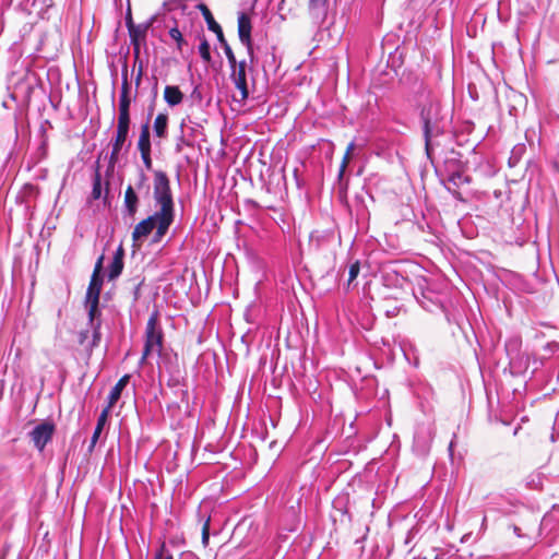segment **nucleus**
I'll return each mask as SVG.
<instances>
[{
  "label": "nucleus",
  "instance_id": "nucleus-20",
  "mask_svg": "<svg viewBox=\"0 0 559 559\" xmlns=\"http://www.w3.org/2000/svg\"><path fill=\"white\" fill-rule=\"evenodd\" d=\"M164 99L168 106L175 107L183 100V93L178 86L167 85L164 90Z\"/></svg>",
  "mask_w": 559,
  "mask_h": 559
},
{
  "label": "nucleus",
  "instance_id": "nucleus-4",
  "mask_svg": "<svg viewBox=\"0 0 559 559\" xmlns=\"http://www.w3.org/2000/svg\"><path fill=\"white\" fill-rule=\"evenodd\" d=\"M174 221L167 222L162 227V218L159 213L155 212L153 215L138 223L132 231V240L134 246H139L143 239H145L156 228L154 235V242H159L162 238L168 231Z\"/></svg>",
  "mask_w": 559,
  "mask_h": 559
},
{
  "label": "nucleus",
  "instance_id": "nucleus-36",
  "mask_svg": "<svg viewBox=\"0 0 559 559\" xmlns=\"http://www.w3.org/2000/svg\"><path fill=\"white\" fill-rule=\"evenodd\" d=\"M145 181H146V177L143 173H141L139 182L136 183V188L141 189L144 186Z\"/></svg>",
  "mask_w": 559,
  "mask_h": 559
},
{
  "label": "nucleus",
  "instance_id": "nucleus-5",
  "mask_svg": "<svg viewBox=\"0 0 559 559\" xmlns=\"http://www.w3.org/2000/svg\"><path fill=\"white\" fill-rule=\"evenodd\" d=\"M98 306L99 301L85 300L88 318L87 326L92 330V341L88 344V349L98 347L102 341V312Z\"/></svg>",
  "mask_w": 559,
  "mask_h": 559
},
{
  "label": "nucleus",
  "instance_id": "nucleus-12",
  "mask_svg": "<svg viewBox=\"0 0 559 559\" xmlns=\"http://www.w3.org/2000/svg\"><path fill=\"white\" fill-rule=\"evenodd\" d=\"M471 181L472 179L468 175L464 174L463 171H454L448 178L447 189L456 200L463 201V197L459 191V188L463 185L471 183Z\"/></svg>",
  "mask_w": 559,
  "mask_h": 559
},
{
  "label": "nucleus",
  "instance_id": "nucleus-25",
  "mask_svg": "<svg viewBox=\"0 0 559 559\" xmlns=\"http://www.w3.org/2000/svg\"><path fill=\"white\" fill-rule=\"evenodd\" d=\"M525 151H526V146L524 144L515 145L511 151V156L509 158V166L514 167L520 162V159L522 158Z\"/></svg>",
  "mask_w": 559,
  "mask_h": 559
},
{
  "label": "nucleus",
  "instance_id": "nucleus-38",
  "mask_svg": "<svg viewBox=\"0 0 559 559\" xmlns=\"http://www.w3.org/2000/svg\"><path fill=\"white\" fill-rule=\"evenodd\" d=\"M486 522H487V518L484 516L483 522H481V528H484V530L486 527Z\"/></svg>",
  "mask_w": 559,
  "mask_h": 559
},
{
  "label": "nucleus",
  "instance_id": "nucleus-31",
  "mask_svg": "<svg viewBox=\"0 0 559 559\" xmlns=\"http://www.w3.org/2000/svg\"><path fill=\"white\" fill-rule=\"evenodd\" d=\"M199 53L205 62L211 61L210 44L206 39H203L199 45Z\"/></svg>",
  "mask_w": 559,
  "mask_h": 559
},
{
  "label": "nucleus",
  "instance_id": "nucleus-39",
  "mask_svg": "<svg viewBox=\"0 0 559 559\" xmlns=\"http://www.w3.org/2000/svg\"><path fill=\"white\" fill-rule=\"evenodd\" d=\"M190 557H192V554H185V555H182V559L190 558Z\"/></svg>",
  "mask_w": 559,
  "mask_h": 559
},
{
  "label": "nucleus",
  "instance_id": "nucleus-3",
  "mask_svg": "<svg viewBox=\"0 0 559 559\" xmlns=\"http://www.w3.org/2000/svg\"><path fill=\"white\" fill-rule=\"evenodd\" d=\"M164 343V333L158 324V312L151 313L145 328V342L140 364L142 365L150 356L160 355Z\"/></svg>",
  "mask_w": 559,
  "mask_h": 559
},
{
  "label": "nucleus",
  "instance_id": "nucleus-30",
  "mask_svg": "<svg viewBox=\"0 0 559 559\" xmlns=\"http://www.w3.org/2000/svg\"><path fill=\"white\" fill-rule=\"evenodd\" d=\"M360 271V264L359 261H355L352 263L348 267V281L347 286L349 287L352 283L357 278Z\"/></svg>",
  "mask_w": 559,
  "mask_h": 559
},
{
  "label": "nucleus",
  "instance_id": "nucleus-10",
  "mask_svg": "<svg viewBox=\"0 0 559 559\" xmlns=\"http://www.w3.org/2000/svg\"><path fill=\"white\" fill-rule=\"evenodd\" d=\"M246 67L247 63L245 60L240 61L231 68L230 79L234 82L236 88L240 93V100H245L249 96V91L247 86V75H246Z\"/></svg>",
  "mask_w": 559,
  "mask_h": 559
},
{
  "label": "nucleus",
  "instance_id": "nucleus-1",
  "mask_svg": "<svg viewBox=\"0 0 559 559\" xmlns=\"http://www.w3.org/2000/svg\"><path fill=\"white\" fill-rule=\"evenodd\" d=\"M418 108L423 123L426 152L429 155L431 139L443 133L444 115L439 97L430 91H421L418 99Z\"/></svg>",
  "mask_w": 559,
  "mask_h": 559
},
{
  "label": "nucleus",
  "instance_id": "nucleus-9",
  "mask_svg": "<svg viewBox=\"0 0 559 559\" xmlns=\"http://www.w3.org/2000/svg\"><path fill=\"white\" fill-rule=\"evenodd\" d=\"M251 21L246 13H240L238 16V36L242 45L247 47L248 55L253 61V48L251 41Z\"/></svg>",
  "mask_w": 559,
  "mask_h": 559
},
{
  "label": "nucleus",
  "instance_id": "nucleus-40",
  "mask_svg": "<svg viewBox=\"0 0 559 559\" xmlns=\"http://www.w3.org/2000/svg\"><path fill=\"white\" fill-rule=\"evenodd\" d=\"M176 151H177V152H180V151H181V144H179V143H178V144L176 145Z\"/></svg>",
  "mask_w": 559,
  "mask_h": 559
},
{
  "label": "nucleus",
  "instance_id": "nucleus-34",
  "mask_svg": "<svg viewBox=\"0 0 559 559\" xmlns=\"http://www.w3.org/2000/svg\"><path fill=\"white\" fill-rule=\"evenodd\" d=\"M103 260H104L103 255L98 258V260L95 263V267H94L92 275L102 276L100 273L103 270Z\"/></svg>",
  "mask_w": 559,
  "mask_h": 559
},
{
  "label": "nucleus",
  "instance_id": "nucleus-19",
  "mask_svg": "<svg viewBox=\"0 0 559 559\" xmlns=\"http://www.w3.org/2000/svg\"><path fill=\"white\" fill-rule=\"evenodd\" d=\"M103 286V277L92 275L86 290L85 300L99 301V295Z\"/></svg>",
  "mask_w": 559,
  "mask_h": 559
},
{
  "label": "nucleus",
  "instance_id": "nucleus-21",
  "mask_svg": "<svg viewBox=\"0 0 559 559\" xmlns=\"http://www.w3.org/2000/svg\"><path fill=\"white\" fill-rule=\"evenodd\" d=\"M154 134L159 139H165L168 135V115L159 112L153 123Z\"/></svg>",
  "mask_w": 559,
  "mask_h": 559
},
{
  "label": "nucleus",
  "instance_id": "nucleus-14",
  "mask_svg": "<svg viewBox=\"0 0 559 559\" xmlns=\"http://www.w3.org/2000/svg\"><path fill=\"white\" fill-rule=\"evenodd\" d=\"M197 9H199L207 24V27L210 31L214 32L217 36L218 40H223L224 34L221 25L214 20V16L207 5L204 3H200L197 5Z\"/></svg>",
  "mask_w": 559,
  "mask_h": 559
},
{
  "label": "nucleus",
  "instance_id": "nucleus-23",
  "mask_svg": "<svg viewBox=\"0 0 559 559\" xmlns=\"http://www.w3.org/2000/svg\"><path fill=\"white\" fill-rule=\"evenodd\" d=\"M130 86L128 83L127 78H124L122 84H121V91H120V97H119V109L123 110H130Z\"/></svg>",
  "mask_w": 559,
  "mask_h": 559
},
{
  "label": "nucleus",
  "instance_id": "nucleus-29",
  "mask_svg": "<svg viewBox=\"0 0 559 559\" xmlns=\"http://www.w3.org/2000/svg\"><path fill=\"white\" fill-rule=\"evenodd\" d=\"M102 195V177L98 171H96L93 179V189H92V198L94 200L99 199Z\"/></svg>",
  "mask_w": 559,
  "mask_h": 559
},
{
  "label": "nucleus",
  "instance_id": "nucleus-22",
  "mask_svg": "<svg viewBox=\"0 0 559 559\" xmlns=\"http://www.w3.org/2000/svg\"><path fill=\"white\" fill-rule=\"evenodd\" d=\"M328 0H309V11L317 17H325Z\"/></svg>",
  "mask_w": 559,
  "mask_h": 559
},
{
  "label": "nucleus",
  "instance_id": "nucleus-18",
  "mask_svg": "<svg viewBox=\"0 0 559 559\" xmlns=\"http://www.w3.org/2000/svg\"><path fill=\"white\" fill-rule=\"evenodd\" d=\"M129 380H130V376L124 374L122 378L119 379V381L111 389V391L108 395V405H107V407H109V409L118 402L123 389L129 383Z\"/></svg>",
  "mask_w": 559,
  "mask_h": 559
},
{
  "label": "nucleus",
  "instance_id": "nucleus-27",
  "mask_svg": "<svg viewBox=\"0 0 559 559\" xmlns=\"http://www.w3.org/2000/svg\"><path fill=\"white\" fill-rule=\"evenodd\" d=\"M219 44L222 45L223 49H224V52L227 57V60H228V63L230 66V68H235V66L238 63L237 60H236V57L234 55V51L233 49L230 48V46L228 45L227 40L225 39V37H223V40H218Z\"/></svg>",
  "mask_w": 559,
  "mask_h": 559
},
{
  "label": "nucleus",
  "instance_id": "nucleus-13",
  "mask_svg": "<svg viewBox=\"0 0 559 559\" xmlns=\"http://www.w3.org/2000/svg\"><path fill=\"white\" fill-rule=\"evenodd\" d=\"M139 197L134 190V188L129 185L124 191V200H123V211L124 215L133 218L139 209Z\"/></svg>",
  "mask_w": 559,
  "mask_h": 559
},
{
  "label": "nucleus",
  "instance_id": "nucleus-8",
  "mask_svg": "<svg viewBox=\"0 0 559 559\" xmlns=\"http://www.w3.org/2000/svg\"><path fill=\"white\" fill-rule=\"evenodd\" d=\"M129 131L126 129L117 128L116 135L111 141V152L109 156V165L114 167L118 160L120 153L124 146L130 147L131 142H128Z\"/></svg>",
  "mask_w": 559,
  "mask_h": 559
},
{
  "label": "nucleus",
  "instance_id": "nucleus-24",
  "mask_svg": "<svg viewBox=\"0 0 559 559\" xmlns=\"http://www.w3.org/2000/svg\"><path fill=\"white\" fill-rule=\"evenodd\" d=\"M92 341V330L87 328L86 330H82L78 333V343L84 347L87 356L91 357L95 347L88 349V344Z\"/></svg>",
  "mask_w": 559,
  "mask_h": 559
},
{
  "label": "nucleus",
  "instance_id": "nucleus-28",
  "mask_svg": "<svg viewBox=\"0 0 559 559\" xmlns=\"http://www.w3.org/2000/svg\"><path fill=\"white\" fill-rule=\"evenodd\" d=\"M355 147V144L354 142H350L346 148V152H345V155L343 156V160L341 163V166H340V170H338V178L341 179L346 170V167L349 163V159H350V154L353 152Z\"/></svg>",
  "mask_w": 559,
  "mask_h": 559
},
{
  "label": "nucleus",
  "instance_id": "nucleus-6",
  "mask_svg": "<svg viewBox=\"0 0 559 559\" xmlns=\"http://www.w3.org/2000/svg\"><path fill=\"white\" fill-rule=\"evenodd\" d=\"M156 19L157 16L153 15L145 23H141L138 25H134L131 21L127 22L131 44L136 56L140 52V45L142 43H145L146 34L155 23Z\"/></svg>",
  "mask_w": 559,
  "mask_h": 559
},
{
  "label": "nucleus",
  "instance_id": "nucleus-26",
  "mask_svg": "<svg viewBox=\"0 0 559 559\" xmlns=\"http://www.w3.org/2000/svg\"><path fill=\"white\" fill-rule=\"evenodd\" d=\"M130 110L119 109L117 128L130 130Z\"/></svg>",
  "mask_w": 559,
  "mask_h": 559
},
{
  "label": "nucleus",
  "instance_id": "nucleus-33",
  "mask_svg": "<svg viewBox=\"0 0 559 559\" xmlns=\"http://www.w3.org/2000/svg\"><path fill=\"white\" fill-rule=\"evenodd\" d=\"M210 539V518H207L202 526V544L204 547L209 545Z\"/></svg>",
  "mask_w": 559,
  "mask_h": 559
},
{
  "label": "nucleus",
  "instance_id": "nucleus-17",
  "mask_svg": "<svg viewBox=\"0 0 559 559\" xmlns=\"http://www.w3.org/2000/svg\"><path fill=\"white\" fill-rule=\"evenodd\" d=\"M108 415H109V407H106L102 411V413L99 414L98 418H97V424H96V427L94 429V432H93V436L91 438V443L88 445V451L92 452L93 449L95 448L96 443L98 442L99 440V437L102 435V431L107 423V419H108Z\"/></svg>",
  "mask_w": 559,
  "mask_h": 559
},
{
  "label": "nucleus",
  "instance_id": "nucleus-15",
  "mask_svg": "<svg viewBox=\"0 0 559 559\" xmlns=\"http://www.w3.org/2000/svg\"><path fill=\"white\" fill-rule=\"evenodd\" d=\"M123 257H124V251H123L122 247L120 246L117 249V251L115 252L112 261L109 265V270H108V278L109 280H115L122 273Z\"/></svg>",
  "mask_w": 559,
  "mask_h": 559
},
{
  "label": "nucleus",
  "instance_id": "nucleus-37",
  "mask_svg": "<svg viewBox=\"0 0 559 559\" xmlns=\"http://www.w3.org/2000/svg\"><path fill=\"white\" fill-rule=\"evenodd\" d=\"M511 527H512L513 533H514L518 537H521V536H522V534H521V528H520L519 526H516V525H512Z\"/></svg>",
  "mask_w": 559,
  "mask_h": 559
},
{
  "label": "nucleus",
  "instance_id": "nucleus-7",
  "mask_svg": "<svg viewBox=\"0 0 559 559\" xmlns=\"http://www.w3.org/2000/svg\"><path fill=\"white\" fill-rule=\"evenodd\" d=\"M55 431V425L50 421H44L37 425L29 433L34 445L43 451L46 444L51 440Z\"/></svg>",
  "mask_w": 559,
  "mask_h": 559
},
{
  "label": "nucleus",
  "instance_id": "nucleus-35",
  "mask_svg": "<svg viewBox=\"0 0 559 559\" xmlns=\"http://www.w3.org/2000/svg\"><path fill=\"white\" fill-rule=\"evenodd\" d=\"M155 559H173V556L169 554H165L164 548H162L155 556Z\"/></svg>",
  "mask_w": 559,
  "mask_h": 559
},
{
  "label": "nucleus",
  "instance_id": "nucleus-16",
  "mask_svg": "<svg viewBox=\"0 0 559 559\" xmlns=\"http://www.w3.org/2000/svg\"><path fill=\"white\" fill-rule=\"evenodd\" d=\"M333 237L334 233L332 230H314L310 235V247L319 250L324 245L331 242Z\"/></svg>",
  "mask_w": 559,
  "mask_h": 559
},
{
  "label": "nucleus",
  "instance_id": "nucleus-11",
  "mask_svg": "<svg viewBox=\"0 0 559 559\" xmlns=\"http://www.w3.org/2000/svg\"><path fill=\"white\" fill-rule=\"evenodd\" d=\"M138 148L141 153V157L146 169H151L153 163L151 157V140L148 123H144L141 127L140 136L138 140Z\"/></svg>",
  "mask_w": 559,
  "mask_h": 559
},
{
  "label": "nucleus",
  "instance_id": "nucleus-2",
  "mask_svg": "<svg viewBox=\"0 0 559 559\" xmlns=\"http://www.w3.org/2000/svg\"><path fill=\"white\" fill-rule=\"evenodd\" d=\"M154 200L159 205V216L162 218V227L175 218L174 200L170 189V182L166 173L157 170L154 173Z\"/></svg>",
  "mask_w": 559,
  "mask_h": 559
},
{
  "label": "nucleus",
  "instance_id": "nucleus-32",
  "mask_svg": "<svg viewBox=\"0 0 559 559\" xmlns=\"http://www.w3.org/2000/svg\"><path fill=\"white\" fill-rule=\"evenodd\" d=\"M169 36L177 43L178 49L181 50L183 44L186 43L181 32L177 27H173L169 31Z\"/></svg>",
  "mask_w": 559,
  "mask_h": 559
}]
</instances>
